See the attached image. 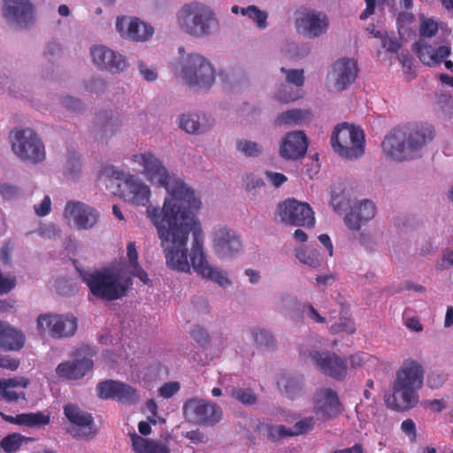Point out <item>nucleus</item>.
Here are the masks:
<instances>
[{
    "mask_svg": "<svg viewBox=\"0 0 453 453\" xmlns=\"http://www.w3.org/2000/svg\"><path fill=\"white\" fill-rule=\"evenodd\" d=\"M424 371L416 361H405L396 373L393 385L392 408L407 411L418 402V390L422 388Z\"/></svg>",
    "mask_w": 453,
    "mask_h": 453,
    "instance_id": "nucleus-3",
    "label": "nucleus"
},
{
    "mask_svg": "<svg viewBox=\"0 0 453 453\" xmlns=\"http://www.w3.org/2000/svg\"><path fill=\"white\" fill-rule=\"evenodd\" d=\"M90 53L93 62L101 69L108 70L111 73H119L127 66L126 59L122 55L105 46H94L91 48Z\"/></svg>",
    "mask_w": 453,
    "mask_h": 453,
    "instance_id": "nucleus-19",
    "label": "nucleus"
},
{
    "mask_svg": "<svg viewBox=\"0 0 453 453\" xmlns=\"http://www.w3.org/2000/svg\"><path fill=\"white\" fill-rule=\"evenodd\" d=\"M382 40V47L385 48L388 51L395 53L400 49L401 45L398 42L397 39L390 36H383Z\"/></svg>",
    "mask_w": 453,
    "mask_h": 453,
    "instance_id": "nucleus-55",
    "label": "nucleus"
},
{
    "mask_svg": "<svg viewBox=\"0 0 453 453\" xmlns=\"http://www.w3.org/2000/svg\"><path fill=\"white\" fill-rule=\"evenodd\" d=\"M0 383L12 388L17 387L25 388L29 385V380L24 377H16L7 380H0Z\"/></svg>",
    "mask_w": 453,
    "mask_h": 453,
    "instance_id": "nucleus-54",
    "label": "nucleus"
},
{
    "mask_svg": "<svg viewBox=\"0 0 453 453\" xmlns=\"http://www.w3.org/2000/svg\"><path fill=\"white\" fill-rule=\"evenodd\" d=\"M278 386L280 389L283 388L285 395L290 399H294L302 389L299 380L286 376L278 380Z\"/></svg>",
    "mask_w": 453,
    "mask_h": 453,
    "instance_id": "nucleus-35",
    "label": "nucleus"
},
{
    "mask_svg": "<svg viewBox=\"0 0 453 453\" xmlns=\"http://www.w3.org/2000/svg\"><path fill=\"white\" fill-rule=\"evenodd\" d=\"M22 426L35 427L48 425L50 421V415L41 411L22 413Z\"/></svg>",
    "mask_w": 453,
    "mask_h": 453,
    "instance_id": "nucleus-34",
    "label": "nucleus"
},
{
    "mask_svg": "<svg viewBox=\"0 0 453 453\" xmlns=\"http://www.w3.org/2000/svg\"><path fill=\"white\" fill-rule=\"evenodd\" d=\"M251 334L257 345L265 347L268 349H274L275 341L273 334L269 331L265 329L253 328Z\"/></svg>",
    "mask_w": 453,
    "mask_h": 453,
    "instance_id": "nucleus-36",
    "label": "nucleus"
},
{
    "mask_svg": "<svg viewBox=\"0 0 453 453\" xmlns=\"http://www.w3.org/2000/svg\"><path fill=\"white\" fill-rule=\"evenodd\" d=\"M191 336L194 341L202 347L206 346L210 341L208 333L200 326H196L193 328Z\"/></svg>",
    "mask_w": 453,
    "mask_h": 453,
    "instance_id": "nucleus-49",
    "label": "nucleus"
},
{
    "mask_svg": "<svg viewBox=\"0 0 453 453\" xmlns=\"http://www.w3.org/2000/svg\"><path fill=\"white\" fill-rule=\"evenodd\" d=\"M376 211L375 203L371 200L365 199L354 205L346 214L345 224L350 230H359L362 225L375 217Z\"/></svg>",
    "mask_w": 453,
    "mask_h": 453,
    "instance_id": "nucleus-24",
    "label": "nucleus"
},
{
    "mask_svg": "<svg viewBox=\"0 0 453 453\" xmlns=\"http://www.w3.org/2000/svg\"><path fill=\"white\" fill-rule=\"evenodd\" d=\"M96 392L101 399H112L127 405L135 404L140 399L136 388L127 383L113 380L99 382L96 386Z\"/></svg>",
    "mask_w": 453,
    "mask_h": 453,
    "instance_id": "nucleus-14",
    "label": "nucleus"
},
{
    "mask_svg": "<svg viewBox=\"0 0 453 453\" xmlns=\"http://www.w3.org/2000/svg\"><path fill=\"white\" fill-rule=\"evenodd\" d=\"M311 112L307 110L293 109L281 112L275 119L279 126L282 125H302L311 120Z\"/></svg>",
    "mask_w": 453,
    "mask_h": 453,
    "instance_id": "nucleus-30",
    "label": "nucleus"
},
{
    "mask_svg": "<svg viewBox=\"0 0 453 453\" xmlns=\"http://www.w3.org/2000/svg\"><path fill=\"white\" fill-rule=\"evenodd\" d=\"M314 404L316 413L326 418L337 417L343 409L337 392L331 388L319 390L314 398Z\"/></svg>",
    "mask_w": 453,
    "mask_h": 453,
    "instance_id": "nucleus-21",
    "label": "nucleus"
},
{
    "mask_svg": "<svg viewBox=\"0 0 453 453\" xmlns=\"http://www.w3.org/2000/svg\"><path fill=\"white\" fill-rule=\"evenodd\" d=\"M0 195L7 200H12L19 196V189L17 186L9 183L0 185Z\"/></svg>",
    "mask_w": 453,
    "mask_h": 453,
    "instance_id": "nucleus-52",
    "label": "nucleus"
},
{
    "mask_svg": "<svg viewBox=\"0 0 453 453\" xmlns=\"http://www.w3.org/2000/svg\"><path fill=\"white\" fill-rule=\"evenodd\" d=\"M116 28L122 37L134 42L147 41L154 33L150 25L141 21L138 18H118Z\"/></svg>",
    "mask_w": 453,
    "mask_h": 453,
    "instance_id": "nucleus-17",
    "label": "nucleus"
},
{
    "mask_svg": "<svg viewBox=\"0 0 453 453\" xmlns=\"http://www.w3.org/2000/svg\"><path fill=\"white\" fill-rule=\"evenodd\" d=\"M98 117L106 131H113V127H118L121 124L119 116H115L112 112L104 111L100 113Z\"/></svg>",
    "mask_w": 453,
    "mask_h": 453,
    "instance_id": "nucleus-43",
    "label": "nucleus"
},
{
    "mask_svg": "<svg viewBox=\"0 0 453 453\" xmlns=\"http://www.w3.org/2000/svg\"><path fill=\"white\" fill-rule=\"evenodd\" d=\"M66 418L77 427L71 429L70 434L76 439H92L97 433L93 416L73 403L64 406Z\"/></svg>",
    "mask_w": 453,
    "mask_h": 453,
    "instance_id": "nucleus-13",
    "label": "nucleus"
},
{
    "mask_svg": "<svg viewBox=\"0 0 453 453\" xmlns=\"http://www.w3.org/2000/svg\"><path fill=\"white\" fill-rule=\"evenodd\" d=\"M340 323H335L331 326V332L337 334L340 332H345L348 334H354L356 332V326L354 321L349 318H341Z\"/></svg>",
    "mask_w": 453,
    "mask_h": 453,
    "instance_id": "nucleus-42",
    "label": "nucleus"
},
{
    "mask_svg": "<svg viewBox=\"0 0 453 453\" xmlns=\"http://www.w3.org/2000/svg\"><path fill=\"white\" fill-rule=\"evenodd\" d=\"M237 150L246 157H257L261 153V147L250 141L240 140L236 143Z\"/></svg>",
    "mask_w": 453,
    "mask_h": 453,
    "instance_id": "nucleus-38",
    "label": "nucleus"
},
{
    "mask_svg": "<svg viewBox=\"0 0 453 453\" xmlns=\"http://www.w3.org/2000/svg\"><path fill=\"white\" fill-rule=\"evenodd\" d=\"M401 430L408 436L411 442L417 440V429L414 421L411 418L403 420L401 424Z\"/></svg>",
    "mask_w": 453,
    "mask_h": 453,
    "instance_id": "nucleus-50",
    "label": "nucleus"
},
{
    "mask_svg": "<svg viewBox=\"0 0 453 453\" xmlns=\"http://www.w3.org/2000/svg\"><path fill=\"white\" fill-rule=\"evenodd\" d=\"M308 147L306 134L303 131L288 133L280 145V152L286 159H298L303 157Z\"/></svg>",
    "mask_w": 453,
    "mask_h": 453,
    "instance_id": "nucleus-23",
    "label": "nucleus"
},
{
    "mask_svg": "<svg viewBox=\"0 0 453 453\" xmlns=\"http://www.w3.org/2000/svg\"><path fill=\"white\" fill-rule=\"evenodd\" d=\"M177 22L184 32L197 38L210 35L218 23L214 12L198 2L184 4L177 14Z\"/></svg>",
    "mask_w": 453,
    "mask_h": 453,
    "instance_id": "nucleus-5",
    "label": "nucleus"
},
{
    "mask_svg": "<svg viewBox=\"0 0 453 453\" xmlns=\"http://www.w3.org/2000/svg\"><path fill=\"white\" fill-rule=\"evenodd\" d=\"M19 366V360L7 355L0 354V367L10 371H15Z\"/></svg>",
    "mask_w": 453,
    "mask_h": 453,
    "instance_id": "nucleus-53",
    "label": "nucleus"
},
{
    "mask_svg": "<svg viewBox=\"0 0 453 453\" xmlns=\"http://www.w3.org/2000/svg\"><path fill=\"white\" fill-rule=\"evenodd\" d=\"M4 17L19 27L26 26L33 18V7L29 0H5Z\"/></svg>",
    "mask_w": 453,
    "mask_h": 453,
    "instance_id": "nucleus-25",
    "label": "nucleus"
},
{
    "mask_svg": "<svg viewBox=\"0 0 453 453\" xmlns=\"http://www.w3.org/2000/svg\"><path fill=\"white\" fill-rule=\"evenodd\" d=\"M12 150L25 161L38 163L45 158L44 146L31 128H17L11 134Z\"/></svg>",
    "mask_w": 453,
    "mask_h": 453,
    "instance_id": "nucleus-7",
    "label": "nucleus"
},
{
    "mask_svg": "<svg viewBox=\"0 0 453 453\" xmlns=\"http://www.w3.org/2000/svg\"><path fill=\"white\" fill-rule=\"evenodd\" d=\"M311 359L317 368L324 374L342 380L347 375V365L342 357L331 351H313Z\"/></svg>",
    "mask_w": 453,
    "mask_h": 453,
    "instance_id": "nucleus-15",
    "label": "nucleus"
},
{
    "mask_svg": "<svg viewBox=\"0 0 453 453\" xmlns=\"http://www.w3.org/2000/svg\"><path fill=\"white\" fill-rule=\"evenodd\" d=\"M81 167V158L76 152L72 151L68 154L66 176L74 179L80 173Z\"/></svg>",
    "mask_w": 453,
    "mask_h": 453,
    "instance_id": "nucleus-39",
    "label": "nucleus"
},
{
    "mask_svg": "<svg viewBox=\"0 0 453 453\" xmlns=\"http://www.w3.org/2000/svg\"><path fill=\"white\" fill-rule=\"evenodd\" d=\"M17 279L11 273L4 274L0 270V296L6 295L15 288Z\"/></svg>",
    "mask_w": 453,
    "mask_h": 453,
    "instance_id": "nucleus-41",
    "label": "nucleus"
},
{
    "mask_svg": "<svg viewBox=\"0 0 453 453\" xmlns=\"http://www.w3.org/2000/svg\"><path fill=\"white\" fill-rule=\"evenodd\" d=\"M415 19V17L412 13L410 12H401L397 17V26L399 28H403L404 27L411 24Z\"/></svg>",
    "mask_w": 453,
    "mask_h": 453,
    "instance_id": "nucleus-62",
    "label": "nucleus"
},
{
    "mask_svg": "<svg viewBox=\"0 0 453 453\" xmlns=\"http://www.w3.org/2000/svg\"><path fill=\"white\" fill-rule=\"evenodd\" d=\"M179 126L188 134H200L205 132L211 124L201 122V117L197 114H182Z\"/></svg>",
    "mask_w": 453,
    "mask_h": 453,
    "instance_id": "nucleus-31",
    "label": "nucleus"
},
{
    "mask_svg": "<svg viewBox=\"0 0 453 453\" xmlns=\"http://www.w3.org/2000/svg\"><path fill=\"white\" fill-rule=\"evenodd\" d=\"M232 395L243 404H254L257 401L251 389H233Z\"/></svg>",
    "mask_w": 453,
    "mask_h": 453,
    "instance_id": "nucleus-44",
    "label": "nucleus"
},
{
    "mask_svg": "<svg viewBox=\"0 0 453 453\" xmlns=\"http://www.w3.org/2000/svg\"><path fill=\"white\" fill-rule=\"evenodd\" d=\"M37 329L49 332L53 338L69 337L77 330V319L73 315L42 314L37 319Z\"/></svg>",
    "mask_w": 453,
    "mask_h": 453,
    "instance_id": "nucleus-12",
    "label": "nucleus"
},
{
    "mask_svg": "<svg viewBox=\"0 0 453 453\" xmlns=\"http://www.w3.org/2000/svg\"><path fill=\"white\" fill-rule=\"evenodd\" d=\"M365 9L361 12L359 18L361 20H365L372 16L375 12L376 0H365Z\"/></svg>",
    "mask_w": 453,
    "mask_h": 453,
    "instance_id": "nucleus-63",
    "label": "nucleus"
},
{
    "mask_svg": "<svg viewBox=\"0 0 453 453\" xmlns=\"http://www.w3.org/2000/svg\"><path fill=\"white\" fill-rule=\"evenodd\" d=\"M180 387L179 382L171 381L166 382L162 387H160L158 392L162 397L170 398L174 395L180 390Z\"/></svg>",
    "mask_w": 453,
    "mask_h": 453,
    "instance_id": "nucleus-51",
    "label": "nucleus"
},
{
    "mask_svg": "<svg viewBox=\"0 0 453 453\" xmlns=\"http://www.w3.org/2000/svg\"><path fill=\"white\" fill-rule=\"evenodd\" d=\"M244 183H245L246 189H248V190H252L257 188H260V187L264 186L263 180L255 176L252 173L246 175V177L244 179Z\"/></svg>",
    "mask_w": 453,
    "mask_h": 453,
    "instance_id": "nucleus-58",
    "label": "nucleus"
},
{
    "mask_svg": "<svg viewBox=\"0 0 453 453\" xmlns=\"http://www.w3.org/2000/svg\"><path fill=\"white\" fill-rule=\"evenodd\" d=\"M182 409L185 418L194 424L212 426L222 417L219 406L203 399H188L184 403Z\"/></svg>",
    "mask_w": 453,
    "mask_h": 453,
    "instance_id": "nucleus-10",
    "label": "nucleus"
},
{
    "mask_svg": "<svg viewBox=\"0 0 453 453\" xmlns=\"http://www.w3.org/2000/svg\"><path fill=\"white\" fill-rule=\"evenodd\" d=\"M280 71L286 74V81L296 87H302L304 83L303 70L300 69H286L281 67Z\"/></svg>",
    "mask_w": 453,
    "mask_h": 453,
    "instance_id": "nucleus-40",
    "label": "nucleus"
},
{
    "mask_svg": "<svg viewBox=\"0 0 453 453\" xmlns=\"http://www.w3.org/2000/svg\"><path fill=\"white\" fill-rule=\"evenodd\" d=\"M130 437L134 453H171L165 443L145 439L134 432L130 434Z\"/></svg>",
    "mask_w": 453,
    "mask_h": 453,
    "instance_id": "nucleus-29",
    "label": "nucleus"
},
{
    "mask_svg": "<svg viewBox=\"0 0 453 453\" xmlns=\"http://www.w3.org/2000/svg\"><path fill=\"white\" fill-rule=\"evenodd\" d=\"M63 104L69 110L80 111L82 104L79 99H75L72 96H66L63 99Z\"/></svg>",
    "mask_w": 453,
    "mask_h": 453,
    "instance_id": "nucleus-64",
    "label": "nucleus"
},
{
    "mask_svg": "<svg viewBox=\"0 0 453 453\" xmlns=\"http://www.w3.org/2000/svg\"><path fill=\"white\" fill-rule=\"evenodd\" d=\"M0 395L4 401L8 403L17 402L19 399H26V394L24 392L17 393L13 390L12 388L2 385L1 383Z\"/></svg>",
    "mask_w": 453,
    "mask_h": 453,
    "instance_id": "nucleus-46",
    "label": "nucleus"
},
{
    "mask_svg": "<svg viewBox=\"0 0 453 453\" xmlns=\"http://www.w3.org/2000/svg\"><path fill=\"white\" fill-rule=\"evenodd\" d=\"M265 175L267 180H270L272 184L276 188L281 186L288 180L287 177L280 173H273L270 171H266Z\"/></svg>",
    "mask_w": 453,
    "mask_h": 453,
    "instance_id": "nucleus-59",
    "label": "nucleus"
},
{
    "mask_svg": "<svg viewBox=\"0 0 453 453\" xmlns=\"http://www.w3.org/2000/svg\"><path fill=\"white\" fill-rule=\"evenodd\" d=\"M25 343V335L7 322L0 321V349L19 350Z\"/></svg>",
    "mask_w": 453,
    "mask_h": 453,
    "instance_id": "nucleus-28",
    "label": "nucleus"
},
{
    "mask_svg": "<svg viewBox=\"0 0 453 453\" xmlns=\"http://www.w3.org/2000/svg\"><path fill=\"white\" fill-rule=\"evenodd\" d=\"M434 137L428 124H412L392 129L384 138L381 148L387 157L396 161L413 159Z\"/></svg>",
    "mask_w": 453,
    "mask_h": 453,
    "instance_id": "nucleus-2",
    "label": "nucleus"
},
{
    "mask_svg": "<svg viewBox=\"0 0 453 453\" xmlns=\"http://www.w3.org/2000/svg\"><path fill=\"white\" fill-rule=\"evenodd\" d=\"M296 27L300 33L310 38L318 37L326 33L328 19L322 12L310 10L303 17L296 19Z\"/></svg>",
    "mask_w": 453,
    "mask_h": 453,
    "instance_id": "nucleus-20",
    "label": "nucleus"
},
{
    "mask_svg": "<svg viewBox=\"0 0 453 453\" xmlns=\"http://www.w3.org/2000/svg\"><path fill=\"white\" fill-rule=\"evenodd\" d=\"M51 208V201L49 196H45L42 203L35 205V211L38 216H46Z\"/></svg>",
    "mask_w": 453,
    "mask_h": 453,
    "instance_id": "nucleus-57",
    "label": "nucleus"
},
{
    "mask_svg": "<svg viewBox=\"0 0 453 453\" xmlns=\"http://www.w3.org/2000/svg\"><path fill=\"white\" fill-rule=\"evenodd\" d=\"M92 368V359L84 357L60 363L56 368V373L64 380H77L83 378Z\"/></svg>",
    "mask_w": 453,
    "mask_h": 453,
    "instance_id": "nucleus-26",
    "label": "nucleus"
},
{
    "mask_svg": "<svg viewBox=\"0 0 453 453\" xmlns=\"http://www.w3.org/2000/svg\"><path fill=\"white\" fill-rule=\"evenodd\" d=\"M267 436L272 441H277L284 437L292 436L291 430L284 426H267Z\"/></svg>",
    "mask_w": 453,
    "mask_h": 453,
    "instance_id": "nucleus-45",
    "label": "nucleus"
},
{
    "mask_svg": "<svg viewBox=\"0 0 453 453\" xmlns=\"http://www.w3.org/2000/svg\"><path fill=\"white\" fill-rule=\"evenodd\" d=\"M437 31L438 25L431 19L424 20L419 27V33L422 37H433L436 35Z\"/></svg>",
    "mask_w": 453,
    "mask_h": 453,
    "instance_id": "nucleus-48",
    "label": "nucleus"
},
{
    "mask_svg": "<svg viewBox=\"0 0 453 453\" xmlns=\"http://www.w3.org/2000/svg\"><path fill=\"white\" fill-rule=\"evenodd\" d=\"M296 256L302 264L313 268L319 267L322 263V258L316 250L302 248L296 250Z\"/></svg>",
    "mask_w": 453,
    "mask_h": 453,
    "instance_id": "nucleus-33",
    "label": "nucleus"
},
{
    "mask_svg": "<svg viewBox=\"0 0 453 453\" xmlns=\"http://www.w3.org/2000/svg\"><path fill=\"white\" fill-rule=\"evenodd\" d=\"M80 276L93 296L110 302L125 296L131 284L109 270L80 271Z\"/></svg>",
    "mask_w": 453,
    "mask_h": 453,
    "instance_id": "nucleus-4",
    "label": "nucleus"
},
{
    "mask_svg": "<svg viewBox=\"0 0 453 453\" xmlns=\"http://www.w3.org/2000/svg\"><path fill=\"white\" fill-rule=\"evenodd\" d=\"M132 160L142 166V173L170 194L163 208L148 206L146 212L157 227L165 249L166 265L179 272L190 266L203 278L221 287L231 285L226 274L211 266L203 250L202 228L195 217L200 199L181 180L172 177L162 162L150 151L134 155Z\"/></svg>",
    "mask_w": 453,
    "mask_h": 453,
    "instance_id": "nucleus-1",
    "label": "nucleus"
},
{
    "mask_svg": "<svg viewBox=\"0 0 453 453\" xmlns=\"http://www.w3.org/2000/svg\"><path fill=\"white\" fill-rule=\"evenodd\" d=\"M213 249L219 257L227 258L238 254L242 249V243L235 231L226 226H219L213 232Z\"/></svg>",
    "mask_w": 453,
    "mask_h": 453,
    "instance_id": "nucleus-16",
    "label": "nucleus"
},
{
    "mask_svg": "<svg viewBox=\"0 0 453 453\" xmlns=\"http://www.w3.org/2000/svg\"><path fill=\"white\" fill-rule=\"evenodd\" d=\"M127 259H128V264H129V267H134L137 265H139L138 263V252H137V250H136V246H135V243L131 242H128L127 246Z\"/></svg>",
    "mask_w": 453,
    "mask_h": 453,
    "instance_id": "nucleus-56",
    "label": "nucleus"
},
{
    "mask_svg": "<svg viewBox=\"0 0 453 453\" xmlns=\"http://www.w3.org/2000/svg\"><path fill=\"white\" fill-rule=\"evenodd\" d=\"M357 73L358 68L355 60L343 58L335 61L332 70L334 88L337 91L345 90L356 81Z\"/></svg>",
    "mask_w": 453,
    "mask_h": 453,
    "instance_id": "nucleus-22",
    "label": "nucleus"
},
{
    "mask_svg": "<svg viewBox=\"0 0 453 453\" xmlns=\"http://www.w3.org/2000/svg\"><path fill=\"white\" fill-rule=\"evenodd\" d=\"M98 213L92 207L81 202H68L65 207V218L73 219L80 229L93 227L98 220Z\"/></svg>",
    "mask_w": 453,
    "mask_h": 453,
    "instance_id": "nucleus-18",
    "label": "nucleus"
},
{
    "mask_svg": "<svg viewBox=\"0 0 453 453\" xmlns=\"http://www.w3.org/2000/svg\"><path fill=\"white\" fill-rule=\"evenodd\" d=\"M31 438L26 437L19 433H12L4 436L0 441V448L5 453L17 452L24 442L31 441Z\"/></svg>",
    "mask_w": 453,
    "mask_h": 453,
    "instance_id": "nucleus-32",
    "label": "nucleus"
},
{
    "mask_svg": "<svg viewBox=\"0 0 453 453\" xmlns=\"http://www.w3.org/2000/svg\"><path fill=\"white\" fill-rule=\"evenodd\" d=\"M281 221L288 226L311 228L315 225L314 212L307 203L288 198L278 205Z\"/></svg>",
    "mask_w": 453,
    "mask_h": 453,
    "instance_id": "nucleus-9",
    "label": "nucleus"
},
{
    "mask_svg": "<svg viewBox=\"0 0 453 453\" xmlns=\"http://www.w3.org/2000/svg\"><path fill=\"white\" fill-rule=\"evenodd\" d=\"M139 71L142 76L148 81H153L157 79V74L153 69H150L143 62L139 63Z\"/></svg>",
    "mask_w": 453,
    "mask_h": 453,
    "instance_id": "nucleus-61",
    "label": "nucleus"
},
{
    "mask_svg": "<svg viewBox=\"0 0 453 453\" xmlns=\"http://www.w3.org/2000/svg\"><path fill=\"white\" fill-rule=\"evenodd\" d=\"M182 73L189 86L208 88L214 81V71L211 65L200 55L191 54L188 57Z\"/></svg>",
    "mask_w": 453,
    "mask_h": 453,
    "instance_id": "nucleus-11",
    "label": "nucleus"
},
{
    "mask_svg": "<svg viewBox=\"0 0 453 453\" xmlns=\"http://www.w3.org/2000/svg\"><path fill=\"white\" fill-rule=\"evenodd\" d=\"M365 142L363 130L348 123L337 125L331 137L334 151L349 160L357 159L365 153Z\"/></svg>",
    "mask_w": 453,
    "mask_h": 453,
    "instance_id": "nucleus-6",
    "label": "nucleus"
},
{
    "mask_svg": "<svg viewBox=\"0 0 453 453\" xmlns=\"http://www.w3.org/2000/svg\"><path fill=\"white\" fill-rule=\"evenodd\" d=\"M130 273L133 276L139 278V280L144 284H150L151 282L147 273L142 268L140 265L131 267Z\"/></svg>",
    "mask_w": 453,
    "mask_h": 453,
    "instance_id": "nucleus-60",
    "label": "nucleus"
},
{
    "mask_svg": "<svg viewBox=\"0 0 453 453\" xmlns=\"http://www.w3.org/2000/svg\"><path fill=\"white\" fill-rule=\"evenodd\" d=\"M412 50L423 64L429 66L439 65L450 54V49L448 46H441L438 49H434L424 40L415 42L412 46Z\"/></svg>",
    "mask_w": 453,
    "mask_h": 453,
    "instance_id": "nucleus-27",
    "label": "nucleus"
},
{
    "mask_svg": "<svg viewBox=\"0 0 453 453\" xmlns=\"http://www.w3.org/2000/svg\"><path fill=\"white\" fill-rule=\"evenodd\" d=\"M314 425V419L311 417L304 418L299 421H297L293 430H291L292 436L303 434L309 431H311Z\"/></svg>",
    "mask_w": 453,
    "mask_h": 453,
    "instance_id": "nucleus-47",
    "label": "nucleus"
},
{
    "mask_svg": "<svg viewBox=\"0 0 453 453\" xmlns=\"http://www.w3.org/2000/svg\"><path fill=\"white\" fill-rule=\"evenodd\" d=\"M100 175L111 180H124L127 192H123L121 196L133 204L144 206L149 203L150 196L149 187L140 181L134 175L118 170L111 165L103 167L100 171Z\"/></svg>",
    "mask_w": 453,
    "mask_h": 453,
    "instance_id": "nucleus-8",
    "label": "nucleus"
},
{
    "mask_svg": "<svg viewBox=\"0 0 453 453\" xmlns=\"http://www.w3.org/2000/svg\"><path fill=\"white\" fill-rule=\"evenodd\" d=\"M241 13L255 21L258 27H266L267 13L259 10L256 5H250L246 9H241Z\"/></svg>",
    "mask_w": 453,
    "mask_h": 453,
    "instance_id": "nucleus-37",
    "label": "nucleus"
}]
</instances>
